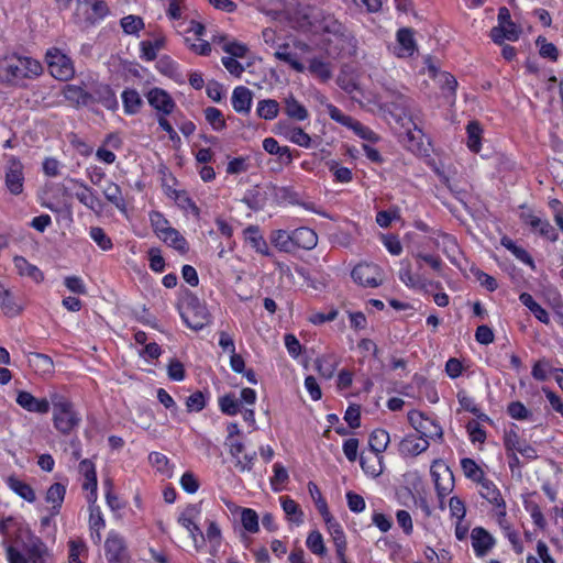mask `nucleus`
<instances>
[{
  "label": "nucleus",
  "instance_id": "1",
  "mask_svg": "<svg viewBox=\"0 0 563 563\" xmlns=\"http://www.w3.org/2000/svg\"><path fill=\"white\" fill-rule=\"evenodd\" d=\"M51 401L54 428L64 435L70 434L81 422L80 413L76 410L73 401L57 390H51Z\"/></svg>",
  "mask_w": 563,
  "mask_h": 563
},
{
  "label": "nucleus",
  "instance_id": "2",
  "mask_svg": "<svg viewBox=\"0 0 563 563\" xmlns=\"http://www.w3.org/2000/svg\"><path fill=\"white\" fill-rule=\"evenodd\" d=\"M42 70L41 63L30 57L7 55L0 58V80L5 82L37 77Z\"/></svg>",
  "mask_w": 563,
  "mask_h": 563
},
{
  "label": "nucleus",
  "instance_id": "3",
  "mask_svg": "<svg viewBox=\"0 0 563 563\" xmlns=\"http://www.w3.org/2000/svg\"><path fill=\"white\" fill-rule=\"evenodd\" d=\"M181 317L186 324L194 330H201L210 320L206 306L194 295L186 298Z\"/></svg>",
  "mask_w": 563,
  "mask_h": 563
},
{
  "label": "nucleus",
  "instance_id": "4",
  "mask_svg": "<svg viewBox=\"0 0 563 563\" xmlns=\"http://www.w3.org/2000/svg\"><path fill=\"white\" fill-rule=\"evenodd\" d=\"M49 74L58 80H69L75 74L70 58L56 47L49 48L45 54Z\"/></svg>",
  "mask_w": 563,
  "mask_h": 563
},
{
  "label": "nucleus",
  "instance_id": "5",
  "mask_svg": "<svg viewBox=\"0 0 563 563\" xmlns=\"http://www.w3.org/2000/svg\"><path fill=\"white\" fill-rule=\"evenodd\" d=\"M177 31L185 35L186 43L197 54L208 55L211 52L209 42L201 40L205 33V26L201 23L195 20L189 21L187 24L179 23Z\"/></svg>",
  "mask_w": 563,
  "mask_h": 563
},
{
  "label": "nucleus",
  "instance_id": "6",
  "mask_svg": "<svg viewBox=\"0 0 563 563\" xmlns=\"http://www.w3.org/2000/svg\"><path fill=\"white\" fill-rule=\"evenodd\" d=\"M431 476L440 498V507L443 508V498L454 488V476L450 467L442 461H434L431 465Z\"/></svg>",
  "mask_w": 563,
  "mask_h": 563
},
{
  "label": "nucleus",
  "instance_id": "7",
  "mask_svg": "<svg viewBox=\"0 0 563 563\" xmlns=\"http://www.w3.org/2000/svg\"><path fill=\"white\" fill-rule=\"evenodd\" d=\"M408 420L413 429L426 439L442 438V428L435 422L434 419L426 417L420 411H410Z\"/></svg>",
  "mask_w": 563,
  "mask_h": 563
},
{
  "label": "nucleus",
  "instance_id": "8",
  "mask_svg": "<svg viewBox=\"0 0 563 563\" xmlns=\"http://www.w3.org/2000/svg\"><path fill=\"white\" fill-rule=\"evenodd\" d=\"M352 278L364 287H378L383 282V271L378 265L361 263L352 271Z\"/></svg>",
  "mask_w": 563,
  "mask_h": 563
},
{
  "label": "nucleus",
  "instance_id": "9",
  "mask_svg": "<svg viewBox=\"0 0 563 563\" xmlns=\"http://www.w3.org/2000/svg\"><path fill=\"white\" fill-rule=\"evenodd\" d=\"M16 404L29 412L45 415L52 405L51 391L47 397L36 398L31 393L22 390L18 393Z\"/></svg>",
  "mask_w": 563,
  "mask_h": 563
},
{
  "label": "nucleus",
  "instance_id": "10",
  "mask_svg": "<svg viewBox=\"0 0 563 563\" xmlns=\"http://www.w3.org/2000/svg\"><path fill=\"white\" fill-rule=\"evenodd\" d=\"M23 165L15 157L8 161L5 167V186L13 195H19L23 190Z\"/></svg>",
  "mask_w": 563,
  "mask_h": 563
},
{
  "label": "nucleus",
  "instance_id": "11",
  "mask_svg": "<svg viewBox=\"0 0 563 563\" xmlns=\"http://www.w3.org/2000/svg\"><path fill=\"white\" fill-rule=\"evenodd\" d=\"M146 99L150 106L159 113L158 115L170 114L176 106L172 97L161 88L151 89L146 95Z\"/></svg>",
  "mask_w": 563,
  "mask_h": 563
},
{
  "label": "nucleus",
  "instance_id": "12",
  "mask_svg": "<svg viewBox=\"0 0 563 563\" xmlns=\"http://www.w3.org/2000/svg\"><path fill=\"white\" fill-rule=\"evenodd\" d=\"M106 554L109 562H123L125 559V543L123 538L111 532L106 540Z\"/></svg>",
  "mask_w": 563,
  "mask_h": 563
},
{
  "label": "nucleus",
  "instance_id": "13",
  "mask_svg": "<svg viewBox=\"0 0 563 563\" xmlns=\"http://www.w3.org/2000/svg\"><path fill=\"white\" fill-rule=\"evenodd\" d=\"M71 181L78 187L75 196L80 203L92 211H97L101 208V200L90 187L79 180L73 179Z\"/></svg>",
  "mask_w": 563,
  "mask_h": 563
},
{
  "label": "nucleus",
  "instance_id": "14",
  "mask_svg": "<svg viewBox=\"0 0 563 563\" xmlns=\"http://www.w3.org/2000/svg\"><path fill=\"white\" fill-rule=\"evenodd\" d=\"M196 514H198L197 507L190 506L180 515L178 522L189 532L194 543L197 548H199L200 545L198 544V537L200 538L201 542L205 541V537L200 528L192 521V518Z\"/></svg>",
  "mask_w": 563,
  "mask_h": 563
},
{
  "label": "nucleus",
  "instance_id": "15",
  "mask_svg": "<svg viewBox=\"0 0 563 563\" xmlns=\"http://www.w3.org/2000/svg\"><path fill=\"white\" fill-rule=\"evenodd\" d=\"M520 34L521 29L512 21L494 26L490 30V37L497 44H501L505 40L515 42L519 38Z\"/></svg>",
  "mask_w": 563,
  "mask_h": 563
},
{
  "label": "nucleus",
  "instance_id": "16",
  "mask_svg": "<svg viewBox=\"0 0 563 563\" xmlns=\"http://www.w3.org/2000/svg\"><path fill=\"white\" fill-rule=\"evenodd\" d=\"M79 472L85 476L86 482L82 484L84 489H90V495L88 496L89 503H96L97 500V475L95 465L89 460H82L79 464Z\"/></svg>",
  "mask_w": 563,
  "mask_h": 563
},
{
  "label": "nucleus",
  "instance_id": "17",
  "mask_svg": "<svg viewBox=\"0 0 563 563\" xmlns=\"http://www.w3.org/2000/svg\"><path fill=\"white\" fill-rule=\"evenodd\" d=\"M478 483L481 485V496L487 499L490 504H494L499 509V514L505 516L506 505L496 485L493 482L485 478H483Z\"/></svg>",
  "mask_w": 563,
  "mask_h": 563
},
{
  "label": "nucleus",
  "instance_id": "18",
  "mask_svg": "<svg viewBox=\"0 0 563 563\" xmlns=\"http://www.w3.org/2000/svg\"><path fill=\"white\" fill-rule=\"evenodd\" d=\"M0 308L8 317H16L23 311V303L4 286L0 289Z\"/></svg>",
  "mask_w": 563,
  "mask_h": 563
},
{
  "label": "nucleus",
  "instance_id": "19",
  "mask_svg": "<svg viewBox=\"0 0 563 563\" xmlns=\"http://www.w3.org/2000/svg\"><path fill=\"white\" fill-rule=\"evenodd\" d=\"M294 250L300 247L303 250H312L318 244L317 233L306 227L298 228L292 231Z\"/></svg>",
  "mask_w": 563,
  "mask_h": 563
},
{
  "label": "nucleus",
  "instance_id": "20",
  "mask_svg": "<svg viewBox=\"0 0 563 563\" xmlns=\"http://www.w3.org/2000/svg\"><path fill=\"white\" fill-rule=\"evenodd\" d=\"M471 538L474 551L478 556L485 555L494 544L492 536L481 527L473 529Z\"/></svg>",
  "mask_w": 563,
  "mask_h": 563
},
{
  "label": "nucleus",
  "instance_id": "21",
  "mask_svg": "<svg viewBox=\"0 0 563 563\" xmlns=\"http://www.w3.org/2000/svg\"><path fill=\"white\" fill-rule=\"evenodd\" d=\"M429 448L428 439L423 437H416L415 434L407 435L400 442V452L406 455L416 456L424 452Z\"/></svg>",
  "mask_w": 563,
  "mask_h": 563
},
{
  "label": "nucleus",
  "instance_id": "22",
  "mask_svg": "<svg viewBox=\"0 0 563 563\" xmlns=\"http://www.w3.org/2000/svg\"><path fill=\"white\" fill-rule=\"evenodd\" d=\"M29 364L41 376H51L54 373V362L48 355L30 353Z\"/></svg>",
  "mask_w": 563,
  "mask_h": 563
},
{
  "label": "nucleus",
  "instance_id": "23",
  "mask_svg": "<svg viewBox=\"0 0 563 563\" xmlns=\"http://www.w3.org/2000/svg\"><path fill=\"white\" fill-rule=\"evenodd\" d=\"M252 104V91L243 86L236 87L232 93V106L236 112L249 113Z\"/></svg>",
  "mask_w": 563,
  "mask_h": 563
},
{
  "label": "nucleus",
  "instance_id": "24",
  "mask_svg": "<svg viewBox=\"0 0 563 563\" xmlns=\"http://www.w3.org/2000/svg\"><path fill=\"white\" fill-rule=\"evenodd\" d=\"M397 42L399 44V51L397 53L399 57H409L417 48L411 29H400L397 32Z\"/></svg>",
  "mask_w": 563,
  "mask_h": 563
},
{
  "label": "nucleus",
  "instance_id": "25",
  "mask_svg": "<svg viewBox=\"0 0 563 563\" xmlns=\"http://www.w3.org/2000/svg\"><path fill=\"white\" fill-rule=\"evenodd\" d=\"M360 463L363 471L372 477H377L383 473V456L378 453L362 454Z\"/></svg>",
  "mask_w": 563,
  "mask_h": 563
},
{
  "label": "nucleus",
  "instance_id": "26",
  "mask_svg": "<svg viewBox=\"0 0 563 563\" xmlns=\"http://www.w3.org/2000/svg\"><path fill=\"white\" fill-rule=\"evenodd\" d=\"M284 111L286 115L296 121H303L309 117L307 108L301 104L292 95L284 99Z\"/></svg>",
  "mask_w": 563,
  "mask_h": 563
},
{
  "label": "nucleus",
  "instance_id": "27",
  "mask_svg": "<svg viewBox=\"0 0 563 563\" xmlns=\"http://www.w3.org/2000/svg\"><path fill=\"white\" fill-rule=\"evenodd\" d=\"M89 527L91 530V538L96 543L101 541V530L104 528V519L102 517L101 510L95 503H89Z\"/></svg>",
  "mask_w": 563,
  "mask_h": 563
},
{
  "label": "nucleus",
  "instance_id": "28",
  "mask_svg": "<svg viewBox=\"0 0 563 563\" xmlns=\"http://www.w3.org/2000/svg\"><path fill=\"white\" fill-rule=\"evenodd\" d=\"M328 531L333 541L336 556H342L343 552H346L347 543L344 531L339 522L332 519L330 522H327Z\"/></svg>",
  "mask_w": 563,
  "mask_h": 563
},
{
  "label": "nucleus",
  "instance_id": "29",
  "mask_svg": "<svg viewBox=\"0 0 563 563\" xmlns=\"http://www.w3.org/2000/svg\"><path fill=\"white\" fill-rule=\"evenodd\" d=\"M400 280L411 288L424 289L428 286V280L419 274L411 273V266L408 262H401L399 271Z\"/></svg>",
  "mask_w": 563,
  "mask_h": 563
},
{
  "label": "nucleus",
  "instance_id": "30",
  "mask_svg": "<svg viewBox=\"0 0 563 563\" xmlns=\"http://www.w3.org/2000/svg\"><path fill=\"white\" fill-rule=\"evenodd\" d=\"M25 553L30 563H43L47 561L48 552L40 539H33L25 545Z\"/></svg>",
  "mask_w": 563,
  "mask_h": 563
},
{
  "label": "nucleus",
  "instance_id": "31",
  "mask_svg": "<svg viewBox=\"0 0 563 563\" xmlns=\"http://www.w3.org/2000/svg\"><path fill=\"white\" fill-rule=\"evenodd\" d=\"M102 194L104 198L115 206L121 212H126V203L123 198L120 186L117 184L109 181L102 189Z\"/></svg>",
  "mask_w": 563,
  "mask_h": 563
},
{
  "label": "nucleus",
  "instance_id": "32",
  "mask_svg": "<svg viewBox=\"0 0 563 563\" xmlns=\"http://www.w3.org/2000/svg\"><path fill=\"white\" fill-rule=\"evenodd\" d=\"M269 240L282 252L290 253L294 251L292 231L275 230L272 232Z\"/></svg>",
  "mask_w": 563,
  "mask_h": 563
},
{
  "label": "nucleus",
  "instance_id": "33",
  "mask_svg": "<svg viewBox=\"0 0 563 563\" xmlns=\"http://www.w3.org/2000/svg\"><path fill=\"white\" fill-rule=\"evenodd\" d=\"M14 266L18 271V273L21 276H26L33 279L36 283H40L43 280V274L42 272L33 264L29 263L24 257L22 256H15L13 258Z\"/></svg>",
  "mask_w": 563,
  "mask_h": 563
},
{
  "label": "nucleus",
  "instance_id": "34",
  "mask_svg": "<svg viewBox=\"0 0 563 563\" xmlns=\"http://www.w3.org/2000/svg\"><path fill=\"white\" fill-rule=\"evenodd\" d=\"M245 240L255 249L256 252L269 256V249L264 240V238L260 234V231L256 227H249L245 230Z\"/></svg>",
  "mask_w": 563,
  "mask_h": 563
},
{
  "label": "nucleus",
  "instance_id": "35",
  "mask_svg": "<svg viewBox=\"0 0 563 563\" xmlns=\"http://www.w3.org/2000/svg\"><path fill=\"white\" fill-rule=\"evenodd\" d=\"M158 238L181 253H185L188 249L185 238L172 227H169L163 234H159Z\"/></svg>",
  "mask_w": 563,
  "mask_h": 563
},
{
  "label": "nucleus",
  "instance_id": "36",
  "mask_svg": "<svg viewBox=\"0 0 563 563\" xmlns=\"http://www.w3.org/2000/svg\"><path fill=\"white\" fill-rule=\"evenodd\" d=\"M505 444L508 450L517 451L527 459H537L536 450L525 441L519 440L516 434L507 437Z\"/></svg>",
  "mask_w": 563,
  "mask_h": 563
},
{
  "label": "nucleus",
  "instance_id": "37",
  "mask_svg": "<svg viewBox=\"0 0 563 563\" xmlns=\"http://www.w3.org/2000/svg\"><path fill=\"white\" fill-rule=\"evenodd\" d=\"M520 302L526 306L534 317L544 324L550 322L548 312L533 299L528 292H522L519 297Z\"/></svg>",
  "mask_w": 563,
  "mask_h": 563
},
{
  "label": "nucleus",
  "instance_id": "38",
  "mask_svg": "<svg viewBox=\"0 0 563 563\" xmlns=\"http://www.w3.org/2000/svg\"><path fill=\"white\" fill-rule=\"evenodd\" d=\"M314 367L321 377L330 379L336 371V361L332 355H321L316 358Z\"/></svg>",
  "mask_w": 563,
  "mask_h": 563
},
{
  "label": "nucleus",
  "instance_id": "39",
  "mask_svg": "<svg viewBox=\"0 0 563 563\" xmlns=\"http://www.w3.org/2000/svg\"><path fill=\"white\" fill-rule=\"evenodd\" d=\"M63 95L66 100L76 106L87 104L90 98L89 93L82 87L77 85L65 86Z\"/></svg>",
  "mask_w": 563,
  "mask_h": 563
},
{
  "label": "nucleus",
  "instance_id": "40",
  "mask_svg": "<svg viewBox=\"0 0 563 563\" xmlns=\"http://www.w3.org/2000/svg\"><path fill=\"white\" fill-rule=\"evenodd\" d=\"M122 101L124 112L126 114H135L140 111L143 100L140 93L134 89H126L122 92Z\"/></svg>",
  "mask_w": 563,
  "mask_h": 563
},
{
  "label": "nucleus",
  "instance_id": "41",
  "mask_svg": "<svg viewBox=\"0 0 563 563\" xmlns=\"http://www.w3.org/2000/svg\"><path fill=\"white\" fill-rule=\"evenodd\" d=\"M390 441L389 433L384 429H376L369 435L368 445L374 453L382 454Z\"/></svg>",
  "mask_w": 563,
  "mask_h": 563
},
{
  "label": "nucleus",
  "instance_id": "42",
  "mask_svg": "<svg viewBox=\"0 0 563 563\" xmlns=\"http://www.w3.org/2000/svg\"><path fill=\"white\" fill-rule=\"evenodd\" d=\"M66 488L60 483H54L46 493V501L53 505L54 514H57L65 498Z\"/></svg>",
  "mask_w": 563,
  "mask_h": 563
},
{
  "label": "nucleus",
  "instance_id": "43",
  "mask_svg": "<svg viewBox=\"0 0 563 563\" xmlns=\"http://www.w3.org/2000/svg\"><path fill=\"white\" fill-rule=\"evenodd\" d=\"M279 104L274 99L261 100L257 103L256 113L264 120H273L278 115Z\"/></svg>",
  "mask_w": 563,
  "mask_h": 563
},
{
  "label": "nucleus",
  "instance_id": "44",
  "mask_svg": "<svg viewBox=\"0 0 563 563\" xmlns=\"http://www.w3.org/2000/svg\"><path fill=\"white\" fill-rule=\"evenodd\" d=\"M8 483L9 487L21 498L29 503H33L35 500V493L29 484L14 477H10Z\"/></svg>",
  "mask_w": 563,
  "mask_h": 563
},
{
  "label": "nucleus",
  "instance_id": "45",
  "mask_svg": "<svg viewBox=\"0 0 563 563\" xmlns=\"http://www.w3.org/2000/svg\"><path fill=\"white\" fill-rule=\"evenodd\" d=\"M280 503L283 510L288 516V519L296 522L297 525H301L302 511L300 510L299 505L287 496L282 497Z\"/></svg>",
  "mask_w": 563,
  "mask_h": 563
},
{
  "label": "nucleus",
  "instance_id": "46",
  "mask_svg": "<svg viewBox=\"0 0 563 563\" xmlns=\"http://www.w3.org/2000/svg\"><path fill=\"white\" fill-rule=\"evenodd\" d=\"M288 44L280 45L274 53L275 58L289 64L296 71L302 73L305 70L303 64H301L294 54L288 52Z\"/></svg>",
  "mask_w": 563,
  "mask_h": 563
},
{
  "label": "nucleus",
  "instance_id": "47",
  "mask_svg": "<svg viewBox=\"0 0 563 563\" xmlns=\"http://www.w3.org/2000/svg\"><path fill=\"white\" fill-rule=\"evenodd\" d=\"M285 136L292 143L309 148L311 146V137L301 128L292 126L288 128L285 132Z\"/></svg>",
  "mask_w": 563,
  "mask_h": 563
},
{
  "label": "nucleus",
  "instance_id": "48",
  "mask_svg": "<svg viewBox=\"0 0 563 563\" xmlns=\"http://www.w3.org/2000/svg\"><path fill=\"white\" fill-rule=\"evenodd\" d=\"M148 461L151 465L156 468L157 472L167 477L172 476V466L169 464V460L165 454L159 452H152L148 455Z\"/></svg>",
  "mask_w": 563,
  "mask_h": 563
},
{
  "label": "nucleus",
  "instance_id": "49",
  "mask_svg": "<svg viewBox=\"0 0 563 563\" xmlns=\"http://www.w3.org/2000/svg\"><path fill=\"white\" fill-rule=\"evenodd\" d=\"M467 131V146L472 152H479L481 150V134L482 128L481 125L473 121L470 122L466 126Z\"/></svg>",
  "mask_w": 563,
  "mask_h": 563
},
{
  "label": "nucleus",
  "instance_id": "50",
  "mask_svg": "<svg viewBox=\"0 0 563 563\" xmlns=\"http://www.w3.org/2000/svg\"><path fill=\"white\" fill-rule=\"evenodd\" d=\"M321 15V19L319 21H317L318 23V29L322 32H325V33H331V34H342L343 32V26L342 24L335 20L332 15L330 14H320Z\"/></svg>",
  "mask_w": 563,
  "mask_h": 563
},
{
  "label": "nucleus",
  "instance_id": "51",
  "mask_svg": "<svg viewBox=\"0 0 563 563\" xmlns=\"http://www.w3.org/2000/svg\"><path fill=\"white\" fill-rule=\"evenodd\" d=\"M461 467L463 470L464 475L474 481L479 482L484 478V472L476 464V462L472 459L465 457L461 461Z\"/></svg>",
  "mask_w": 563,
  "mask_h": 563
},
{
  "label": "nucleus",
  "instance_id": "52",
  "mask_svg": "<svg viewBox=\"0 0 563 563\" xmlns=\"http://www.w3.org/2000/svg\"><path fill=\"white\" fill-rule=\"evenodd\" d=\"M308 69L313 76L320 78L323 81L330 79L332 76L329 64L318 58H312L310 60Z\"/></svg>",
  "mask_w": 563,
  "mask_h": 563
},
{
  "label": "nucleus",
  "instance_id": "53",
  "mask_svg": "<svg viewBox=\"0 0 563 563\" xmlns=\"http://www.w3.org/2000/svg\"><path fill=\"white\" fill-rule=\"evenodd\" d=\"M501 245L509 250L521 262L533 266L532 257L528 254V252L525 249L517 246L511 239L506 236L503 238Z\"/></svg>",
  "mask_w": 563,
  "mask_h": 563
},
{
  "label": "nucleus",
  "instance_id": "54",
  "mask_svg": "<svg viewBox=\"0 0 563 563\" xmlns=\"http://www.w3.org/2000/svg\"><path fill=\"white\" fill-rule=\"evenodd\" d=\"M241 521L244 529L251 533L258 531V516L255 510L245 508L241 514Z\"/></svg>",
  "mask_w": 563,
  "mask_h": 563
},
{
  "label": "nucleus",
  "instance_id": "55",
  "mask_svg": "<svg viewBox=\"0 0 563 563\" xmlns=\"http://www.w3.org/2000/svg\"><path fill=\"white\" fill-rule=\"evenodd\" d=\"M219 407L228 416H235L240 410L239 400L231 394L219 398Z\"/></svg>",
  "mask_w": 563,
  "mask_h": 563
},
{
  "label": "nucleus",
  "instance_id": "56",
  "mask_svg": "<svg viewBox=\"0 0 563 563\" xmlns=\"http://www.w3.org/2000/svg\"><path fill=\"white\" fill-rule=\"evenodd\" d=\"M307 547L309 550L317 555L325 554V547L323 542V538L321 533L317 530H313L309 533L307 538Z\"/></svg>",
  "mask_w": 563,
  "mask_h": 563
},
{
  "label": "nucleus",
  "instance_id": "57",
  "mask_svg": "<svg viewBox=\"0 0 563 563\" xmlns=\"http://www.w3.org/2000/svg\"><path fill=\"white\" fill-rule=\"evenodd\" d=\"M536 43L540 48L539 53L542 57L550 58L553 62L558 59L559 51L553 43H549L543 36H539Z\"/></svg>",
  "mask_w": 563,
  "mask_h": 563
},
{
  "label": "nucleus",
  "instance_id": "58",
  "mask_svg": "<svg viewBox=\"0 0 563 563\" xmlns=\"http://www.w3.org/2000/svg\"><path fill=\"white\" fill-rule=\"evenodd\" d=\"M121 26L126 34H136L144 27V22L140 16L128 15L121 20Z\"/></svg>",
  "mask_w": 563,
  "mask_h": 563
},
{
  "label": "nucleus",
  "instance_id": "59",
  "mask_svg": "<svg viewBox=\"0 0 563 563\" xmlns=\"http://www.w3.org/2000/svg\"><path fill=\"white\" fill-rule=\"evenodd\" d=\"M89 235L101 250L108 251L112 247L111 239L106 234L103 229L99 227H92L90 229Z\"/></svg>",
  "mask_w": 563,
  "mask_h": 563
},
{
  "label": "nucleus",
  "instance_id": "60",
  "mask_svg": "<svg viewBox=\"0 0 563 563\" xmlns=\"http://www.w3.org/2000/svg\"><path fill=\"white\" fill-rule=\"evenodd\" d=\"M206 120L212 125V128L217 131L222 130L225 126V121L221 111L217 108L209 107L205 110Z\"/></svg>",
  "mask_w": 563,
  "mask_h": 563
},
{
  "label": "nucleus",
  "instance_id": "61",
  "mask_svg": "<svg viewBox=\"0 0 563 563\" xmlns=\"http://www.w3.org/2000/svg\"><path fill=\"white\" fill-rule=\"evenodd\" d=\"M151 225L157 236L163 234L170 225L167 219L158 211H152L150 213Z\"/></svg>",
  "mask_w": 563,
  "mask_h": 563
},
{
  "label": "nucleus",
  "instance_id": "62",
  "mask_svg": "<svg viewBox=\"0 0 563 563\" xmlns=\"http://www.w3.org/2000/svg\"><path fill=\"white\" fill-rule=\"evenodd\" d=\"M325 108H327L328 114L330 115V118L332 120L336 121L338 123H340L342 125L351 128V125L354 122L353 118L345 115L340 109H338L335 106H333L331 103H328L325 106Z\"/></svg>",
  "mask_w": 563,
  "mask_h": 563
},
{
  "label": "nucleus",
  "instance_id": "63",
  "mask_svg": "<svg viewBox=\"0 0 563 563\" xmlns=\"http://www.w3.org/2000/svg\"><path fill=\"white\" fill-rule=\"evenodd\" d=\"M553 369L548 361L540 360L532 367V376L538 380L544 382L549 377V372L553 373Z\"/></svg>",
  "mask_w": 563,
  "mask_h": 563
},
{
  "label": "nucleus",
  "instance_id": "64",
  "mask_svg": "<svg viewBox=\"0 0 563 563\" xmlns=\"http://www.w3.org/2000/svg\"><path fill=\"white\" fill-rule=\"evenodd\" d=\"M69 558L68 563H80L79 556L86 551V545L82 540H70L69 541Z\"/></svg>",
  "mask_w": 563,
  "mask_h": 563
}]
</instances>
